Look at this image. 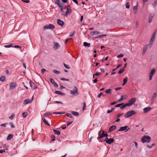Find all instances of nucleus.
I'll return each instance as SVG.
<instances>
[{
    "label": "nucleus",
    "mask_w": 157,
    "mask_h": 157,
    "mask_svg": "<svg viewBox=\"0 0 157 157\" xmlns=\"http://www.w3.org/2000/svg\"><path fill=\"white\" fill-rule=\"evenodd\" d=\"M126 8L127 9H128L129 8V5L128 3H127L126 4Z\"/></svg>",
    "instance_id": "6e6d98bb"
},
{
    "label": "nucleus",
    "mask_w": 157,
    "mask_h": 157,
    "mask_svg": "<svg viewBox=\"0 0 157 157\" xmlns=\"http://www.w3.org/2000/svg\"><path fill=\"white\" fill-rule=\"evenodd\" d=\"M73 2L75 3L76 4L78 5V2L77 0H72Z\"/></svg>",
    "instance_id": "774afa93"
},
{
    "label": "nucleus",
    "mask_w": 157,
    "mask_h": 157,
    "mask_svg": "<svg viewBox=\"0 0 157 157\" xmlns=\"http://www.w3.org/2000/svg\"><path fill=\"white\" fill-rule=\"evenodd\" d=\"M57 24L61 26H63L64 24V22L59 19H58L57 20Z\"/></svg>",
    "instance_id": "2eb2a0df"
},
{
    "label": "nucleus",
    "mask_w": 157,
    "mask_h": 157,
    "mask_svg": "<svg viewBox=\"0 0 157 157\" xmlns=\"http://www.w3.org/2000/svg\"><path fill=\"white\" fill-rule=\"evenodd\" d=\"M59 6L61 9V10L62 12H63V4L61 5H59Z\"/></svg>",
    "instance_id": "e433bc0d"
},
{
    "label": "nucleus",
    "mask_w": 157,
    "mask_h": 157,
    "mask_svg": "<svg viewBox=\"0 0 157 157\" xmlns=\"http://www.w3.org/2000/svg\"><path fill=\"white\" fill-rule=\"evenodd\" d=\"M55 28V26L52 24H49L48 25H46L44 26L43 29H53Z\"/></svg>",
    "instance_id": "6e6552de"
},
{
    "label": "nucleus",
    "mask_w": 157,
    "mask_h": 157,
    "mask_svg": "<svg viewBox=\"0 0 157 157\" xmlns=\"http://www.w3.org/2000/svg\"><path fill=\"white\" fill-rule=\"evenodd\" d=\"M75 33V31H72V32H70L69 36H72Z\"/></svg>",
    "instance_id": "a19ab883"
},
{
    "label": "nucleus",
    "mask_w": 157,
    "mask_h": 157,
    "mask_svg": "<svg viewBox=\"0 0 157 157\" xmlns=\"http://www.w3.org/2000/svg\"><path fill=\"white\" fill-rule=\"evenodd\" d=\"M99 33L97 31L92 32L91 33V35H97Z\"/></svg>",
    "instance_id": "f704fd0d"
},
{
    "label": "nucleus",
    "mask_w": 157,
    "mask_h": 157,
    "mask_svg": "<svg viewBox=\"0 0 157 157\" xmlns=\"http://www.w3.org/2000/svg\"><path fill=\"white\" fill-rule=\"evenodd\" d=\"M123 96H121V98L118 100V102H121V101H122L123 100Z\"/></svg>",
    "instance_id": "bf43d9fd"
},
{
    "label": "nucleus",
    "mask_w": 157,
    "mask_h": 157,
    "mask_svg": "<svg viewBox=\"0 0 157 157\" xmlns=\"http://www.w3.org/2000/svg\"><path fill=\"white\" fill-rule=\"evenodd\" d=\"M149 46L148 45L145 46L143 48V52H142V54H144L145 52H146V50H147L148 47Z\"/></svg>",
    "instance_id": "412c9836"
},
{
    "label": "nucleus",
    "mask_w": 157,
    "mask_h": 157,
    "mask_svg": "<svg viewBox=\"0 0 157 157\" xmlns=\"http://www.w3.org/2000/svg\"><path fill=\"white\" fill-rule=\"evenodd\" d=\"M117 128V126L116 125H112L111 126L109 129V132L114 130L116 129Z\"/></svg>",
    "instance_id": "f3484780"
},
{
    "label": "nucleus",
    "mask_w": 157,
    "mask_h": 157,
    "mask_svg": "<svg viewBox=\"0 0 157 157\" xmlns=\"http://www.w3.org/2000/svg\"><path fill=\"white\" fill-rule=\"evenodd\" d=\"M151 109V108L150 107L145 108L143 109V113H146L150 111Z\"/></svg>",
    "instance_id": "f8f14e48"
},
{
    "label": "nucleus",
    "mask_w": 157,
    "mask_h": 157,
    "mask_svg": "<svg viewBox=\"0 0 157 157\" xmlns=\"http://www.w3.org/2000/svg\"><path fill=\"white\" fill-rule=\"evenodd\" d=\"M70 93L71 94L73 95H77L78 93V89L77 87L76 86L75 87L73 90L70 91Z\"/></svg>",
    "instance_id": "20e7f679"
},
{
    "label": "nucleus",
    "mask_w": 157,
    "mask_h": 157,
    "mask_svg": "<svg viewBox=\"0 0 157 157\" xmlns=\"http://www.w3.org/2000/svg\"><path fill=\"white\" fill-rule=\"evenodd\" d=\"M60 0H55V3L57 4L58 6H59V5H61L63 4L62 3H60L59 2Z\"/></svg>",
    "instance_id": "5701e85b"
},
{
    "label": "nucleus",
    "mask_w": 157,
    "mask_h": 157,
    "mask_svg": "<svg viewBox=\"0 0 157 157\" xmlns=\"http://www.w3.org/2000/svg\"><path fill=\"white\" fill-rule=\"evenodd\" d=\"M138 9V6L137 5L136 6H134L133 7V11L134 14L137 13Z\"/></svg>",
    "instance_id": "a211bd4d"
},
{
    "label": "nucleus",
    "mask_w": 157,
    "mask_h": 157,
    "mask_svg": "<svg viewBox=\"0 0 157 157\" xmlns=\"http://www.w3.org/2000/svg\"><path fill=\"white\" fill-rule=\"evenodd\" d=\"M6 124H2L0 125V126L1 127H6Z\"/></svg>",
    "instance_id": "338daca9"
},
{
    "label": "nucleus",
    "mask_w": 157,
    "mask_h": 157,
    "mask_svg": "<svg viewBox=\"0 0 157 157\" xmlns=\"http://www.w3.org/2000/svg\"><path fill=\"white\" fill-rule=\"evenodd\" d=\"M128 126H124V127H120L119 130H118V131H124L125 130H126L127 128H128Z\"/></svg>",
    "instance_id": "dca6fc26"
},
{
    "label": "nucleus",
    "mask_w": 157,
    "mask_h": 157,
    "mask_svg": "<svg viewBox=\"0 0 157 157\" xmlns=\"http://www.w3.org/2000/svg\"><path fill=\"white\" fill-rule=\"evenodd\" d=\"M50 81L53 84L56 82L55 80L52 78H51L50 79Z\"/></svg>",
    "instance_id": "de8ad7c7"
},
{
    "label": "nucleus",
    "mask_w": 157,
    "mask_h": 157,
    "mask_svg": "<svg viewBox=\"0 0 157 157\" xmlns=\"http://www.w3.org/2000/svg\"><path fill=\"white\" fill-rule=\"evenodd\" d=\"M154 144H151V146H149V145H147V147L150 148V149H151V148L153 146H154Z\"/></svg>",
    "instance_id": "603ef678"
},
{
    "label": "nucleus",
    "mask_w": 157,
    "mask_h": 157,
    "mask_svg": "<svg viewBox=\"0 0 157 157\" xmlns=\"http://www.w3.org/2000/svg\"><path fill=\"white\" fill-rule=\"evenodd\" d=\"M128 80V78L126 77L125 78H124L123 79V82L125 83H126L127 82Z\"/></svg>",
    "instance_id": "a18cd8bd"
},
{
    "label": "nucleus",
    "mask_w": 157,
    "mask_h": 157,
    "mask_svg": "<svg viewBox=\"0 0 157 157\" xmlns=\"http://www.w3.org/2000/svg\"><path fill=\"white\" fill-rule=\"evenodd\" d=\"M151 140V137L148 136H144L141 139V140L143 143L145 142L149 143Z\"/></svg>",
    "instance_id": "f257e3e1"
},
{
    "label": "nucleus",
    "mask_w": 157,
    "mask_h": 157,
    "mask_svg": "<svg viewBox=\"0 0 157 157\" xmlns=\"http://www.w3.org/2000/svg\"><path fill=\"white\" fill-rule=\"evenodd\" d=\"M9 124L12 128H14L15 127L14 125L12 122H10L9 123Z\"/></svg>",
    "instance_id": "c03bdc74"
},
{
    "label": "nucleus",
    "mask_w": 157,
    "mask_h": 157,
    "mask_svg": "<svg viewBox=\"0 0 157 157\" xmlns=\"http://www.w3.org/2000/svg\"><path fill=\"white\" fill-rule=\"evenodd\" d=\"M60 79L61 80H64L67 81H69V80L68 79H66L63 78H60Z\"/></svg>",
    "instance_id": "37998d69"
},
{
    "label": "nucleus",
    "mask_w": 157,
    "mask_h": 157,
    "mask_svg": "<svg viewBox=\"0 0 157 157\" xmlns=\"http://www.w3.org/2000/svg\"><path fill=\"white\" fill-rule=\"evenodd\" d=\"M28 114L26 112H25L23 113L22 116L23 117H25L27 116Z\"/></svg>",
    "instance_id": "4c0bfd02"
},
{
    "label": "nucleus",
    "mask_w": 157,
    "mask_h": 157,
    "mask_svg": "<svg viewBox=\"0 0 157 157\" xmlns=\"http://www.w3.org/2000/svg\"><path fill=\"white\" fill-rule=\"evenodd\" d=\"M124 71V68L122 69H121L119 70V71L118 72V74H121L123 72V71Z\"/></svg>",
    "instance_id": "c756f323"
},
{
    "label": "nucleus",
    "mask_w": 157,
    "mask_h": 157,
    "mask_svg": "<svg viewBox=\"0 0 157 157\" xmlns=\"http://www.w3.org/2000/svg\"><path fill=\"white\" fill-rule=\"evenodd\" d=\"M71 10L70 8V6L68 5L67 6V11L65 14V16H67L71 12Z\"/></svg>",
    "instance_id": "9b49d317"
},
{
    "label": "nucleus",
    "mask_w": 157,
    "mask_h": 157,
    "mask_svg": "<svg viewBox=\"0 0 157 157\" xmlns=\"http://www.w3.org/2000/svg\"><path fill=\"white\" fill-rule=\"evenodd\" d=\"M63 65L67 69H69L70 68V67L68 66V65L65 64L64 63H63Z\"/></svg>",
    "instance_id": "8fccbe9b"
},
{
    "label": "nucleus",
    "mask_w": 157,
    "mask_h": 157,
    "mask_svg": "<svg viewBox=\"0 0 157 157\" xmlns=\"http://www.w3.org/2000/svg\"><path fill=\"white\" fill-rule=\"evenodd\" d=\"M13 137V135L12 134H9L7 138V140H11Z\"/></svg>",
    "instance_id": "b1692460"
},
{
    "label": "nucleus",
    "mask_w": 157,
    "mask_h": 157,
    "mask_svg": "<svg viewBox=\"0 0 157 157\" xmlns=\"http://www.w3.org/2000/svg\"><path fill=\"white\" fill-rule=\"evenodd\" d=\"M136 113L133 110H132L128 112L124 115V117H129L135 114Z\"/></svg>",
    "instance_id": "7ed1b4c3"
},
{
    "label": "nucleus",
    "mask_w": 157,
    "mask_h": 157,
    "mask_svg": "<svg viewBox=\"0 0 157 157\" xmlns=\"http://www.w3.org/2000/svg\"><path fill=\"white\" fill-rule=\"evenodd\" d=\"M122 104H119L117 105H115V107H119L120 106H121L122 105Z\"/></svg>",
    "instance_id": "0e129e2a"
},
{
    "label": "nucleus",
    "mask_w": 157,
    "mask_h": 157,
    "mask_svg": "<svg viewBox=\"0 0 157 157\" xmlns=\"http://www.w3.org/2000/svg\"><path fill=\"white\" fill-rule=\"evenodd\" d=\"M5 80V76H2L0 78V81L2 82H4Z\"/></svg>",
    "instance_id": "bb28decb"
},
{
    "label": "nucleus",
    "mask_w": 157,
    "mask_h": 157,
    "mask_svg": "<svg viewBox=\"0 0 157 157\" xmlns=\"http://www.w3.org/2000/svg\"><path fill=\"white\" fill-rule=\"evenodd\" d=\"M16 86V83L14 82L11 83L10 85V90L13 89Z\"/></svg>",
    "instance_id": "ddd939ff"
},
{
    "label": "nucleus",
    "mask_w": 157,
    "mask_h": 157,
    "mask_svg": "<svg viewBox=\"0 0 157 157\" xmlns=\"http://www.w3.org/2000/svg\"><path fill=\"white\" fill-rule=\"evenodd\" d=\"M54 86L55 87H58V84L56 83L55 82L54 84Z\"/></svg>",
    "instance_id": "69168bd1"
},
{
    "label": "nucleus",
    "mask_w": 157,
    "mask_h": 157,
    "mask_svg": "<svg viewBox=\"0 0 157 157\" xmlns=\"http://www.w3.org/2000/svg\"><path fill=\"white\" fill-rule=\"evenodd\" d=\"M46 70L44 69H43L41 70V72L42 74H43L44 72Z\"/></svg>",
    "instance_id": "052dcab7"
},
{
    "label": "nucleus",
    "mask_w": 157,
    "mask_h": 157,
    "mask_svg": "<svg viewBox=\"0 0 157 157\" xmlns=\"http://www.w3.org/2000/svg\"><path fill=\"white\" fill-rule=\"evenodd\" d=\"M21 1L23 2H26V3H29L30 1L29 0H22Z\"/></svg>",
    "instance_id": "3c124183"
},
{
    "label": "nucleus",
    "mask_w": 157,
    "mask_h": 157,
    "mask_svg": "<svg viewBox=\"0 0 157 157\" xmlns=\"http://www.w3.org/2000/svg\"><path fill=\"white\" fill-rule=\"evenodd\" d=\"M51 114H52V113L48 112V113H47L45 114H44V117H45L49 115H51Z\"/></svg>",
    "instance_id": "49530a36"
},
{
    "label": "nucleus",
    "mask_w": 157,
    "mask_h": 157,
    "mask_svg": "<svg viewBox=\"0 0 157 157\" xmlns=\"http://www.w3.org/2000/svg\"><path fill=\"white\" fill-rule=\"evenodd\" d=\"M33 96L31 99H27L25 100L24 101L23 104L25 105H26L28 104L31 103L33 101Z\"/></svg>",
    "instance_id": "9d476101"
},
{
    "label": "nucleus",
    "mask_w": 157,
    "mask_h": 157,
    "mask_svg": "<svg viewBox=\"0 0 157 157\" xmlns=\"http://www.w3.org/2000/svg\"><path fill=\"white\" fill-rule=\"evenodd\" d=\"M152 17L151 15H150L148 18V21L149 23H150L152 21Z\"/></svg>",
    "instance_id": "58836bf2"
},
{
    "label": "nucleus",
    "mask_w": 157,
    "mask_h": 157,
    "mask_svg": "<svg viewBox=\"0 0 157 157\" xmlns=\"http://www.w3.org/2000/svg\"><path fill=\"white\" fill-rule=\"evenodd\" d=\"M112 92V90L111 89H109L106 90L105 91V93L107 94H111Z\"/></svg>",
    "instance_id": "4be33fe9"
},
{
    "label": "nucleus",
    "mask_w": 157,
    "mask_h": 157,
    "mask_svg": "<svg viewBox=\"0 0 157 157\" xmlns=\"http://www.w3.org/2000/svg\"><path fill=\"white\" fill-rule=\"evenodd\" d=\"M3 147L4 149H3V150H5V151L7 150L8 149V146L6 144L3 145Z\"/></svg>",
    "instance_id": "72a5a7b5"
},
{
    "label": "nucleus",
    "mask_w": 157,
    "mask_h": 157,
    "mask_svg": "<svg viewBox=\"0 0 157 157\" xmlns=\"http://www.w3.org/2000/svg\"><path fill=\"white\" fill-rule=\"evenodd\" d=\"M155 72V69L153 68L151 70L149 74L148 75L149 80H151L152 79V77Z\"/></svg>",
    "instance_id": "423d86ee"
},
{
    "label": "nucleus",
    "mask_w": 157,
    "mask_h": 157,
    "mask_svg": "<svg viewBox=\"0 0 157 157\" xmlns=\"http://www.w3.org/2000/svg\"><path fill=\"white\" fill-rule=\"evenodd\" d=\"M100 74V73L98 72H97L95 74L96 76H98Z\"/></svg>",
    "instance_id": "680f3d73"
},
{
    "label": "nucleus",
    "mask_w": 157,
    "mask_h": 157,
    "mask_svg": "<svg viewBox=\"0 0 157 157\" xmlns=\"http://www.w3.org/2000/svg\"><path fill=\"white\" fill-rule=\"evenodd\" d=\"M53 130L55 134H57V135H59L60 134V132L59 131H58L54 129H53Z\"/></svg>",
    "instance_id": "393cba45"
},
{
    "label": "nucleus",
    "mask_w": 157,
    "mask_h": 157,
    "mask_svg": "<svg viewBox=\"0 0 157 157\" xmlns=\"http://www.w3.org/2000/svg\"><path fill=\"white\" fill-rule=\"evenodd\" d=\"M15 116L14 114H12L9 117V119L10 120H12Z\"/></svg>",
    "instance_id": "c9c22d12"
},
{
    "label": "nucleus",
    "mask_w": 157,
    "mask_h": 157,
    "mask_svg": "<svg viewBox=\"0 0 157 157\" xmlns=\"http://www.w3.org/2000/svg\"><path fill=\"white\" fill-rule=\"evenodd\" d=\"M67 115L68 117L72 118V115L70 113H67L66 114Z\"/></svg>",
    "instance_id": "5fc2aeb1"
},
{
    "label": "nucleus",
    "mask_w": 157,
    "mask_h": 157,
    "mask_svg": "<svg viewBox=\"0 0 157 157\" xmlns=\"http://www.w3.org/2000/svg\"><path fill=\"white\" fill-rule=\"evenodd\" d=\"M43 121L46 124L48 125H50V124L48 123L47 121L45 119H43Z\"/></svg>",
    "instance_id": "79ce46f5"
},
{
    "label": "nucleus",
    "mask_w": 157,
    "mask_h": 157,
    "mask_svg": "<svg viewBox=\"0 0 157 157\" xmlns=\"http://www.w3.org/2000/svg\"><path fill=\"white\" fill-rule=\"evenodd\" d=\"M106 36L107 35H98V36H96V37H95V38L98 39L99 38L102 37L103 36Z\"/></svg>",
    "instance_id": "cd10ccee"
},
{
    "label": "nucleus",
    "mask_w": 157,
    "mask_h": 157,
    "mask_svg": "<svg viewBox=\"0 0 157 157\" xmlns=\"http://www.w3.org/2000/svg\"><path fill=\"white\" fill-rule=\"evenodd\" d=\"M51 137L52 138V139L51 140V141H54L55 140V139H54V138H55V137L54 136V135H52L51 136Z\"/></svg>",
    "instance_id": "13d9d810"
},
{
    "label": "nucleus",
    "mask_w": 157,
    "mask_h": 157,
    "mask_svg": "<svg viewBox=\"0 0 157 157\" xmlns=\"http://www.w3.org/2000/svg\"><path fill=\"white\" fill-rule=\"evenodd\" d=\"M114 141L113 139H109L107 141V143L110 144L113 143Z\"/></svg>",
    "instance_id": "6ab92c4d"
},
{
    "label": "nucleus",
    "mask_w": 157,
    "mask_h": 157,
    "mask_svg": "<svg viewBox=\"0 0 157 157\" xmlns=\"http://www.w3.org/2000/svg\"><path fill=\"white\" fill-rule=\"evenodd\" d=\"M157 94L156 93H154L152 94L151 99V104H153L155 101L156 98L157 97Z\"/></svg>",
    "instance_id": "0eeeda50"
},
{
    "label": "nucleus",
    "mask_w": 157,
    "mask_h": 157,
    "mask_svg": "<svg viewBox=\"0 0 157 157\" xmlns=\"http://www.w3.org/2000/svg\"><path fill=\"white\" fill-rule=\"evenodd\" d=\"M83 45L85 47H90V43H88L86 42H84L83 43Z\"/></svg>",
    "instance_id": "a878e982"
},
{
    "label": "nucleus",
    "mask_w": 157,
    "mask_h": 157,
    "mask_svg": "<svg viewBox=\"0 0 157 157\" xmlns=\"http://www.w3.org/2000/svg\"><path fill=\"white\" fill-rule=\"evenodd\" d=\"M4 47L6 48H9L13 47V45L12 44H10V45H5Z\"/></svg>",
    "instance_id": "473e14b6"
},
{
    "label": "nucleus",
    "mask_w": 157,
    "mask_h": 157,
    "mask_svg": "<svg viewBox=\"0 0 157 157\" xmlns=\"http://www.w3.org/2000/svg\"><path fill=\"white\" fill-rule=\"evenodd\" d=\"M53 72L56 74H59L60 73V72L56 70H54L53 71Z\"/></svg>",
    "instance_id": "ea45409f"
},
{
    "label": "nucleus",
    "mask_w": 157,
    "mask_h": 157,
    "mask_svg": "<svg viewBox=\"0 0 157 157\" xmlns=\"http://www.w3.org/2000/svg\"><path fill=\"white\" fill-rule=\"evenodd\" d=\"M53 44L54 45L53 48L54 50H56L60 48V45L59 43L56 42H54Z\"/></svg>",
    "instance_id": "1a4fd4ad"
},
{
    "label": "nucleus",
    "mask_w": 157,
    "mask_h": 157,
    "mask_svg": "<svg viewBox=\"0 0 157 157\" xmlns=\"http://www.w3.org/2000/svg\"><path fill=\"white\" fill-rule=\"evenodd\" d=\"M103 135L101 134V136H99L98 137L97 139H101L102 138V137H103Z\"/></svg>",
    "instance_id": "e2e57ef3"
},
{
    "label": "nucleus",
    "mask_w": 157,
    "mask_h": 157,
    "mask_svg": "<svg viewBox=\"0 0 157 157\" xmlns=\"http://www.w3.org/2000/svg\"><path fill=\"white\" fill-rule=\"evenodd\" d=\"M71 113L74 115L77 116L78 115V113L75 111H71Z\"/></svg>",
    "instance_id": "c85d7f7f"
},
{
    "label": "nucleus",
    "mask_w": 157,
    "mask_h": 157,
    "mask_svg": "<svg viewBox=\"0 0 157 157\" xmlns=\"http://www.w3.org/2000/svg\"><path fill=\"white\" fill-rule=\"evenodd\" d=\"M102 134L103 135V136L104 137H107L108 136V134L107 133H104V131H102Z\"/></svg>",
    "instance_id": "2f4dec72"
},
{
    "label": "nucleus",
    "mask_w": 157,
    "mask_h": 157,
    "mask_svg": "<svg viewBox=\"0 0 157 157\" xmlns=\"http://www.w3.org/2000/svg\"><path fill=\"white\" fill-rule=\"evenodd\" d=\"M55 93L57 94H60L61 95H65V94L64 93L60 91H56L55 92Z\"/></svg>",
    "instance_id": "aec40b11"
},
{
    "label": "nucleus",
    "mask_w": 157,
    "mask_h": 157,
    "mask_svg": "<svg viewBox=\"0 0 157 157\" xmlns=\"http://www.w3.org/2000/svg\"><path fill=\"white\" fill-rule=\"evenodd\" d=\"M136 98H133L129 100L127 103L128 106L132 105L136 102Z\"/></svg>",
    "instance_id": "39448f33"
},
{
    "label": "nucleus",
    "mask_w": 157,
    "mask_h": 157,
    "mask_svg": "<svg viewBox=\"0 0 157 157\" xmlns=\"http://www.w3.org/2000/svg\"><path fill=\"white\" fill-rule=\"evenodd\" d=\"M156 4H157V1H155L153 3L152 5L154 7V6H155L156 5Z\"/></svg>",
    "instance_id": "4d7b16f0"
},
{
    "label": "nucleus",
    "mask_w": 157,
    "mask_h": 157,
    "mask_svg": "<svg viewBox=\"0 0 157 157\" xmlns=\"http://www.w3.org/2000/svg\"><path fill=\"white\" fill-rule=\"evenodd\" d=\"M155 33H154L150 39V40L149 44H148V45L149 46V47H151L153 45V43L155 41Z\"/></svg>",
    "instance_id": "f03ea898"
},
{
    "label": "nucleus",
    "mask_w": 157,
    "mask_h": 157,
    "mask_svg": "<svg viewBox=\"0 0 157 157\" xmlns=\"http://www.w3.org/2000/svg\"><path fill=\"white\" fill-rule=\"evenodd\" d=\"M127 106H128L127 103L125 104L122 106H121L120 107V108L121 109H123Z\"/></svg>",
    "instance_id": "7c9ffc66"
},
{
    "label": "nucleus",
    "mask_w": 157,
    "mask_h": 157,
    "mask_svg": "<svg viewBox=\"0 0 157 157\" xmlns=\"http://www.w3.org/2000/svg\"><path fill=\"white\" fill-rule=\"evenodd\" d=\"M114 109V108H112L110 110H108L107 113H111L113 111Z\"/></svg>",
    "instance_id": "09e8293b"
},
{
    "label": "nucleus",
    "mask_w": 157,
    "mask_h": 157,
    "mask_svg": "<svg viewBox=\"0 0 157 157\" xmlns=\"http://www.w3.org/2000/svg\"><path fill=\"white\" fill-rule=\"evenodd\" d=\"M123 55L122 54H121L120 55H119L117 56V58H120L122 57H123Z\"/></svg>",
    "instance_id": "864d4df0"
},
{
    "label": "nucleus",
    "mask_w": 157,
    "mask_h": 157,
    "mask_svg": "<svg viewBox=\"0 0 157 157\" xmlns=\"http://www.w3.org/2000/svg\"><path fill=\"white\" fill-rule=\"evenodd\" d=\"M29 83L30 86L32 89H35L37 88V86H36L35 84L33 82H32L31 81H30Z\"/></svg>",
    "instance_id": "4468645a"
}]
</instances>
